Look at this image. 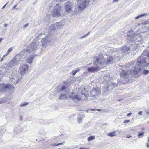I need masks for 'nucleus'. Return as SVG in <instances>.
Masks as SVG:
<instances>
[{"mask_svg":"<svg viewBox=\"0 0 149 149\" xmlns=\"http://www.w3.org/2000/svg\"><path fill=\"white\" fill-rule=\"evenodd\" d=\"M96 0H93V1L95 2V1Z\"/></svg>","mask_w":149,"mask_h":149,"instance_id":"56","label":"nucleus"},{"mask_svg":"<svg viewBox=\"0 0 149 149\" xmlns=\"http://www.w3.org/2000/svg\"><path fill=\"white\" fill-rule=\"evenodd\" d=\"M58 149H65V148H63V149L58 148Z\"/></svg>","mask_w":149,"mask_h":149,"instance_id":"62","label":"nucleus"},{"mask_svg":"<svg viewBox=\"0 0 149 149\" xmlns=\"http://www.w3.org/2000/svg\"><path fill=\"white\" fill-rule=\"evenodd\" d=\"M131 136H127V138H130V137H131Z\"/></svg>","mask_w":149,"mask_h":149,"instance_id":"50","label":"nucleus"},{"mask_svg":"<svg viewBox=\"0 0 149 149\" xmlns=\"http://www.w3.org/2000/svg\"><path fill=\"white\" fill-rule=\"evenodd\" d=\"M76 99L78 100H86L87 99L84 97L82 95L81 96L80 95H75L74 96V99Z\"/></svg>","mask_w":149,"mask_h":149,"instance_id":"17","label":"nucleus"},{"mask_svg":"<svg viewBox=\"0 0 149 149\" xmlns=\"http://www.w3.org/2000/svg\"><path fill=\"white\" fill-rule=\"evenodd\" d=\"M144 134V132H143L139 133L138 136L140 138L142 137Z\"/></svg>","mask_w":149,"mask_h":149,"instance_id":"34","label":"nucleus"},{"mask_svg":"<svg viewBox=\"0 0 149 149\" xmlns=\"http://www.w3.org/2000/svg\"><path fill=\"white\" fill-rule=\"evenodd\" d=\"M28 25H29L28 23H27L26 24H25L23 26V28L24 29H25L26 28V27H27L28 26Z\"/></svg>","mask_w":149,"mask_h":149,"instance_id":"39","label":"nucleus"},{"mask_svg":"<svg viewBox=\"0 0 149 149\" xmlns=\"http://www.w3.org/2000/svg\"><path fill=\"white\" fill-rule=\"evenodd\" d=\"M116 131L112 132L110 133H108L107 135L111 137L115 136H116Z\"/></svg>","mask_w":149,"mask_h":149,"instance_id":"23","label":"nucleus"},{"mask_svg":"<svg viewBox=\"0 0 149 149\" xmlns=\"http://www.w3.org/2000/svg\"><path fill=\"white\" fill-rule=\"evenodd\" d=\"M51 35H48L47 37L45 36L43 39H42V43L43 46L46 45L47 44L48 42H50L51 40H49V39L51 38Z\"/></svg>","mask_w":149,"mask_h":149,"instance_id":"12","label":"nucleus"},{"mask_svg":"<svg viewBox=\"0 0 149 149\" xmlns=\"http://www.w3.org/2000/svg\"><path fill=\"white\" fill-rule=\"evenodd\" d=\"M98 111H100V109H98Z\"/></svg>","mask_w":149,"mask_h":149,"instance_id":"58","label":"nucleus"},{"mask_svg":"<svg viewBox=\"0 0 149 149\" xmlns=\"http://www.w3.org/2000/svg\"><path fill=\"white\" fill-rule=\"evenodd\" d=\"M90 32H89L87 34H86L87 35V36H88L89 34V33H90Z\"/></svg>","mask_w":149,"mask_h":149,"instance_id":"53","label":"nucleus"},{"mask_svg":"<svg viewBox=\"0 0 149 149\" xmlns=\"http://www.w3.org/2000/svg\"><path fill=\"white\" fill-rule=\"evenodd\" d=\"M85 36H84L83 37V38H85Z\"/></svg>","mask_w":149,"mask_h":149,"instance_id":"57","label":"nucleus"},{"mask_svg":"<svg viewBox=\"0 0 149 149\" xmlns=\"http://www.w3.org/2000/svg\"><path fill=\"white\" fill-rule=\"evenodd\" d=\"M28 104V102L25 103H24L21 104L20 105V106H21V107L27 105Z\"/></svg>","mask_w":149,"mask_h":149,"instance_id":"35","label":"nucleus"},{"mask_svg":"<svg viewBox=\"0 0 149 149\" xmlns=\"http://www.w3.org/2000/svg\"><path fill=\"white\" fill-rule=\"evenodd\" d=\"M138 67L131 72V73L135 74H147L149 73V71L144 70V66L147 67L149 65V45L147 47V49L144 51L141 56L138 58L137 60Z\"/></svg>","mask_w":149,"mask_h":149,"instance_id":"1","label":"nucleus"},{"mask_svg":"<svg viewBox=\"0 0 149 149\" xmlns=\"http://www.w3.org/2000/svg\"><path fill=\"white\" fill-rule=\"evenodd\" d=\"M65 143V142H63L62 143H58V144H57V145L58 146H59V145H64Z\"/></svg>","mask_w":149,"mask_h":149,"instance_id":"41","label":"nucleus"},{"mask_svg":"<svg viewBox=\"0 0 149 149\" xmlns=\"http://www.w3.org/2000/svg\"><path fill=\"white\" fill-rule=\"evenodd\" d=\"M6 56H7V55L5 54L1 58L0 60V61H2L4 59V58Z\"/></svg>","mask_w":149,"mask_h":149,"instance_id":"38","label":"nucleus"},{"mask_svg":"<svg viewBox=\"0 0 149 149\" xmlns=\"http://www.w3.org/2000/svg\"><path fill=\"white\" fill-rule=\"evenodd\" d=\"M95 138V136H91L88 138V141H90L94 140Z\"/></svg>","mask_w":149,"mask_h":149,"instance_id":"31","label":"nucleus"},{"mask_svg":"<svg viewBox=\"0 0 149 149\" xmlns=\"http://www.w3.org/2000/svg\"><path fill=\"white\" fill-rule=\"evenodd\" d=\"M132 114V113H128L127 115V116H131Z\"/></svg>","mask_w":149,"mask_h":149,"instance_id":"44","label":"nucleus"},{"mask_svg":"<svg viewBox=\"0 0 149 149\" xmlns=\"http://www.w3.org/2000/svg\"><path fill=\"white\" fill-rule=\"evenodd\" d=\"M79 71V69L76 70H73L72 72V74L74 76L75 74Z\"/></svg>","mask_w":149,"mask_h":149,"instance_id":"33","label":"nucleus"},{"mask_svg":"<svg viewBox=\"0 0 149 149\" xmlns=\"http://www.w3.org/2000/svg\"><path fill=\"white\" fill-rule=\"evenodd\" d=\"M68 148V149H69L72 148H68H68Z\"/></svg>","mask_w":149,"mask_h":149,"instance_id":"54","label":"nucleus"},{"mask_svg":"<svg viewBox=\"0 0 149 149\" xmlns=\"http://www.w3.org/2000/svg\"><path fill=\"white\" fill-rule=\"evenodd\" d=\"M62 12L61 5L59 4H56L54 7L52 12L53 17H58L60 16Z\"/></svg>","mask_w":149,"mask_h":149,"instance_id":"7","label":"nucleus"},{"mask_svg":"<svg viewBox=\"0 0 149 149\" xmlns=\"http://www.w3.org/2000/svg\"><path fill=\"white\" fill-rule=\"evenodd\" d=\"M34 57L35 56L33 55H30L26 59V62L29 63L31 64L34 59Z\"/></svg>","mask_w":149,"mask_h":149,"instance_id":"16","label":"nucleus"},{"mask_svg":"<svg viewBox=\"0 0 149 149\" xmlns=\"http://www.w3.org/2000/svg\"><path fill=\"white\" fill-rule=\"evenodd\" d=\"M147 15V14H143L140 15H138L137 17L135 18V19H138L142 17H144L146 16Z\"/></svg>","mask_w":149,"mask_h":149,"instance_id":"26","label":"nucleus"},{"mask_svg":"<svg viewBox=\"0 0 149 149\" xmlns=\"http://www.w3.org/2000/svg\"><path fill=\"white\" fill-rule=\"evenodd\" d=\"M65 9L67 13H70L72 11V3L70 2H67L65 3Z\"/></svg>","mask_w":149,"mask_h":149,"instance_id":"10","label":"nucleus"},{"mask_svg":"<svg viewBox=\"0 0 149 149\" xmlns=\"http://www.w3.org/2000/svg\"><path fill=\"white\" fill-rule=\"evenodd\" d=\"M65 88H66L65 86H62V88H61V92H62L63 93V91L65 89Z\"/></svg>","mask_w":149,"mask_h":149,"instance_id":"37","label":"nucleus"},{"mask_svg":"<svg viewBox=\"0 0 149 149\" xmlns=\"http://www.w3.org/2000/svg\"><path fill=\"white\" fill-rule=\"evenodd\" d=\"M57 145V144H56V143H51V144H50V145L52 146H58V145Z\"/></svg>","mask_w":149,"mask_h":149,"instance_id":"36","label":"nucleus"},{"mask_svg":"<svg viewBox=\"0 0 149 149\" xmlns=\"http://www.w3.org/2000/svg\"><path fill=\"white\" fill-rule=\"evenodd\" d=\"M142 111H141L140 112H138V114L142 116Z\"/></svg>","mask_w":149,"mask_h":149,"instance_id":"42","label":"nucleus"},{"mask_svg":"<svg viewBox=\"0 0 149 149\" xmlns=\"http://www.w3.org/2000/svg\"><path fill=\"white\" fill-rule=\"evenodd\" d=\"M86 91V89L84 88L82 89V90L81 91V95L82 96L84 97V98L86 99L87 100H88V96H87L84 93Z\"/></svg>","mask_w":149,"mask_h":149,"instance_id":"20","label":"nucleus"},{"mask_svg":"<svg viewBox=\"0 0 149 149\" xmlns=\"http://www.w3.org/2000/svg\"><path fill=\"white\" fill-rule=\"evenodd\" d=\"M65 94H61L59 96L58 99L65 100L67 98V96Z\"/></svg>","mask_w":149,"mask_h":149,"instance_id":"21","label":"nucleus"},{"mask_svg":"<svg viewBox=\"0 0 149 149\" xmlns=\"http://www.w3.org/2000/svg\"><path fill=\"white\" fill-rule=\"evenodd\" d=\"M100 93V91L98 88H94L91 92L90 95L92 97L95 98L97 97Z\"/></svg>","mask_w":149,"mask_h":149,"instance_id":"8","label":"nucleus"},{"mask_svg":"<svg viewBox=\"0 0 149 149\" xmlns=\"http://www.w3.org/2000/svg\"><path fill=\"white\" fill-rule=\"evenodd\" d=\"M19 60L16 57H14L9 63L5 64L4 67L7 70H10L11 68L17 65L19 63Z\"/></svg>","mask_w":149,"mask_h":149,"instance_id":"6","label":"nucleus"},{"mask_svg":"<svg viewBox=\"0 0 149 149\" xmlns=\"http://www.w3.org/2000/svg\"><path fill=\"white\" fill-rule=\"evenodd\" d=\"M85 36V37H86V36H88L87 34H86L85 35H84Z\"/></svg>","mask_w":149,"mask_h":149,"instance_id":"55","label":"nucleus"},{"mask_svg":"<svg viewBox=\"0 0 149 149\" xmlns=\"http://www.w3.org/2000/svg\"><path fill=\"white\" fill-rule=\"evenodd\" d=\"M16 5H15V6H14V7H13V8H15V7H16Z\"/></svg>","mask_w":149,"mask_h":149,"instance_id":"52","label":"nucleus"},{"mask_svg":"<svg viewBox=\"0 0 149 149\" xmlns=\"http://www.w3.org/2000/svg\"><path fill=\"white\" fill-rule=\"evenodd\" d=\"M28 66L27 64H23L20 66L19 70L22 75H23L28 71Z\"/></svg>","mask_w":149,"mask_h":149,"instance_id":"9","label":"nucleus"},{"mask_svg":"<svg viewBox=\"0 0 149 149\" xmlns=\"http://www.w3.org/2000/svg\"><path fill=\"white\" fill-rule=\"evenodd\" d=\"M147 23H148V24L149 23V22H147V23H146V24H147Z\"/></svg>","mask_w":149,"mask_h":149,"instance_id":"59","label":"nucleus"},{"mask_svg":"<svg viewBox=\"0 0 149 149\" xmlns=\"http://www.w3.org/2000/svg\"><path fill=\"white\" fill-rule=\"evenodd\" d=\"M141 41V42H142V40Z\"/></svg>","mask_w":149,"mask_h":149,"instance_id":"64","label":"nucleus"},{"mask_svg":"<svg viewBox=\"0 0 149 149\" xmlns=\"http://www.w3.org/2000/svg\"><path fill=\"white\" fill-rule=\"evenodd\" d=\"M148 142H149V137H148Z\"/></svg>","mask_w":149,"mask_h":149,"instance_id":"61","label":"nucleus"},{"mask_svg":"<svg viewBox=\"0 0 149 149\" xmlns=\"http://www.w3.org/2000/svg\"><path fill=\"white\" fill-rule=\"evenodd\" d=\"M10 102H9V104H10Z\"/></svg>","mask_w":149,"mask_h":149,"instance_id":"63","label":"nucleus"},{"mask_svg":"<svg viewBox=\"0 0 149 149\" xmlns=\"http://www.w3.org/2000/svg\"><path fill=\"white\" fill-rule=\"evenodd\" d=\"M4 130H1V131L0 132V134H3V133H4Z\"/></svg>","mask_w":149,"mask_h":149,"instance_id":"40","label":"nucleus"},{"mask_svg":"<svg viewBox=\"0 0 149 149\" xmlns=\"http://www.w3.org/2000/svg\"><path fill=\"white\" fill-rule=\"evenodd\" d=\"M4 26L5 27H6L7 26H8V24H5L4 25Z\"/></svg>","mask_w":149,"mask_h":149,"instance_id":"45","label":"nucleus"},{"mask_svg":"<svg viewBox=\"0 0 149 149\" xmlns=\"http://www.w3.org/2000/svg\"><path fill=\"white\" fill-rule=\"evenodd\" d=\"M114 61V59L112 57H109L105 61L104 59L102 57H96L94 58V64L97 65L99 64L104 65L112 64Z\"/></svg>","mask_w":149,"mask_h":149,"instance_id":"2","label":"nucleus"},{"mask_svg":"<svg viewBox=\"0 0 149 149\" xmlns=\"http://www.w3.org/2000/svg\"><path fill=\"white\" fill-rule=\"evenodd\" d=\"M6 101V98L5 97L0 99V104L4 103Z\"/></svg>","mask_w":149,"mask_h":149,"instance_id":"29","label":"nucleus"},{"mask_svg":"<svg viewBox=\"0 0 149 149\" xmlns=\"http://www.w3.org/2000/svg\"><path fill=\"white\" fill-rule=\"evenodd\" d=\"M130 49V48L125 46L124 47H121V49H118V52L119 53V54H120L123 53H126Z\"/></svg>","mask_w":149,"mask_h":149,"instance_id":"13","label":"nucleus"},{"mask_svg":"<svg viewBox=\"0 0 149 149\" xmlns=\"http://www.w3.org/2000/svg\"><path fill=\"white\" fill-rule=\"evenodd\" d=\"M65 0H58L60 2L64 1ZM78 2L79 10L82 11L86 8L88 5L90 0H77Z\"/></svg>","mask_w":149,"mask_h":149,"instance_id":"5","label":"nucleus"},{"mask_svg":"<svg viewBox=\"0 0 149 149\" xmlns=\"http://www.w3.org/2000/svg\"><path fill=\"white\" fill-rule=\"evenodd\" d=\"M147 147L149 148V144L148 143H147Z\"/></svg>","mask_w":149,"mask_h":149,"instance_id":"49","label":"nucleus"},{"mask_svg":"<svg viewBox=\"0 0 149 149\" xmlns=\"http://www.w3.org/2000/svg\"><path fill=\"white\" fill-rule=\"evenodd\" d=\"M55 27L56 29H59L62 26V24L61 22H58L55 24Z\"/></svg>","mask_w":149,"mask_h":149,"instance_id":"22","label":"nucleus"},{"mask_svg":"<svg viewBox=\"0 0 149 149\" xmlns=\"http://www.w3.org/2000/svg\"><path fill=\"white\" fill-rule=\"evenodd\" d=\"M82 149H89L88 148H82Z\"/></svg>","mask_w":149,"mask_h":149,"instance_id":"48","label":"nucleus"},{"mask_svg":"<svg viewBox=\"0 0 149 149\" xmlns=\"http://www.w3.org/2000/svg\"><path fill=\"white\" fill-rule=\"evenodd\" d=\"M55 25L54 24H53L51 25L49 28V30L50 31H52L55 29H56L55 27Z\"/></svg>","mask_w":149,"mask_h":149,"instance_id":"28","label":"nucleus"},{"mask_svg":"<svg viewBox=\"0 0 149 149\" xmlns=\"http://www.w3.org/2000/svg\"><path fill=\"white\" fill-rule=\"evenodd\" d=\"M12 48H10L8 49L7 52L5 54L7 56L12 51Z\"/></svg>","mask_w":149,"mask_h":149,"instance_id":"32","label":"nucleus"},{"mask_svg":"<svg viewBox=\"0 0 149 149\" xmlns=\"http://www.w3.org/2000/svg\"><path fill=\"white\" fill-rule=\"evenodd\" d=\"M38 43L37 41L33 42L21 53L23 52L26 54L33 53L35 52L34 51L38 49Z\"/></svg>","mask_w":149,"mask_h":149,"instance_id":"4","label":"nucleus"},{"mask_svg":"<svg viewBox=\"0 0 149 149\" xmlns=\"http://www.w3.org/2000/svg\"><path fill=\"white\" fill-rule=\"evenodd\" d=\"M14 131L15 133H17L21 132L22 131V129L20 126H18L14 129Z\"/></svg>","mask_w":149,"mask_h":149,"instance_id":"19","label":"nucleus"},{"mask_svg":"<svg viewBox=\"0 0 149 149\" xmlns=\"http://www.w3.org/2000/svg\"><path fill=\"white\" fill-rule=\"evenodd\" d=\"M130 122V120H125L124 122V123H129Z\"/></svg>","mask_w":149,"mask_h":149,"instance_id":"43","label":"nucleus"},{"mask_svg":"<svg viewBox=\"0 0 149 149\" xmlns=\"http://www.w3.org/2000/svg\"><path fill=\"white\" fill-rule=\"evenodd\" d=\"M84 118V117L83 116H78L77 117L78 122L79 123H81L82 122V119Z\"/></svg>","mask_w":149,"mask_h":149,"instance_id":"25","label":"nucleus"},{"mask_svg":"<svg viewBox=\"0 0 149 149\" xmlns=\"http://www.w3.org/2000/svg\"><path fill=\"white\" fill-rule=\"evenodd\" d=\"M7 84H0V92H2L6 91L7 89Z\"/></svg>","mask_w":149,"mask_h":149,"instance_id":"14","label":"nucleus"},{"mask_svg":"<svg viewBox=\"0 0 149 149\" xmlns=\"http://www.w3.org/2000/svg\"><path fill=\"white\" fill-rule=\"evenodd\" d=\"M2 38H0V42H1V41L2 40Z\"/></svg>","mask_w":149,"mask_h":149,"instance_id":"51","label":"nucleus"},{"mask_svg":"<svg viewBox=\"0 0 149 149\" xmlns=\"http://www.w3.org/2000/svg\"><path fill=\"white\" fill-rule=\"evenodd\" d=\"M99 67V66H97L95 67L88 68L87 71L89 72H93L95 71H97V69H100L101 68V67Z\"/></svg>","mask_w":149,"mask_h":149,"instance_id":"15","label":"nucleus"},{"mask_svg":"<svg viewBox=\"0 0 149 149\" xmlns=\"http://www.w3.org/2000/svg\"><path fill=\"white\" fill-rule=\"evenodd\" d=\"M120 74L121 77L126 78L131 73L129 71H125L123 69L120 71Z\"/></svg>","mask_w":149,"mask_h":149,"instance_id":"11","label":"nucleus"},{"mask_svg":"<svg viewBox=\"0 0 149 149\" xmlns=\"http://www.w3.org/2000/svg\"><path fill=\"white\" fill-rule=\"evenodd\" d=\"M7 4V3H6L2 8V9H3L5 7V6H6V4Z\"/></svg>","mask_w":149,"mask_h":149,"instance_id":"46","label":"nucleus"},{"mask_svg":"<svg viewBox=\"0 0 149 149\" xmlns=\"http://www.w3.org/2000/svg\"><path fill=\"white\" fill-rule=\"evenodd\" d=\"M115 85V84L113 83L110 84L108 85L106 89L107 91L111 90L113 89Z\"/></svg>","mask_w":149,"mask_h":149,"instance_id":"18","label":"nucleus"},{"mask_svg":"<svg viewBox=\"0 0 149 149\" xmlns=\"http://www.w3.org/2000/svg\"><path fill=\"white\" fill-rule=\"evenodd\" d=\"M127 36L128 37V39L132 42H138L141 41L142 39L141 34L134 31H130Z\"/></svg>","mask_w":149,"mask_h":149,"instance_id":"3","label":"nucleus"},{"mask_svg":"<svg viewBox=\"0 0 149 149\" xmlns=\"http://www.w3.org/2000/svg\"><path fill=\"white\" fill-rule=\"evenodd\" d=\"M7 89H8L10 90H12L14 88V86L13 84H7Z\"/></svg>","mask_w":149,"mask_h":149,"instance_id":"27","label":"nucleus"},{"mask_svg":"<svg viewBox=\"0 0 149 149\" xmlns=\"http://www.w3.org/2000/svg\"><path fill=\"white\" fill-rule=\"evenodd\" d=\"M10 78L11 80V81L14 84L15 83V81H17V77L15 75H13V77H12V78L10 77Z\"/></svg>","mask_w":149,"mask_h":149,"instance_id":"24","label":"nucleus"},{"mask_svg":"<svg viewBox=\"0 0 149 149\" xmlns=\"http://www.w3.org/2000/svg\"><path fill=\"white\" fill-rule=\"evenodd\" d=\"M75 93H71L69 95L70 98H72L74 100V96L75 95Z\"/></svg>","mask_w":149,"mask_h":149,"instance_id":"30","label":"nucleus"},{"mask_svg":"<svg viewBox=\"0 0 149 149\" xmlns=\"http://www.w3.org/2000/svg\"><path fill=\"white\" fill-rule=\"evenodd\" d=\"M118 1V0H113V2H117Z\"/></svg>","mask_w":149,"mask_h":149,"instance_id":"47","label":"nucleus"},{"mask_svg":"<svg viewBox=\"0 0 149 149\" xmlns=\"http://www.w3.org/2000/svg\"><path fill=\"white\" fill-rule=\"evenodd\" d=\"M79 149H82V148H80Z\"/></svg>","mask_w":149,"mask_h":149,"instance_id":"60","label":"nucleus"}]
</instances>
